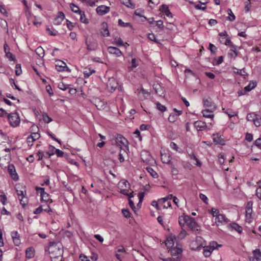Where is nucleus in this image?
Masks as SVG:
<instances>
[{"label":"nucleus","mask_w":261,"mask_h":261,"mask_svg":"<svg viewBox=\"0 0 261 261\" xmlns=\"http://www.w3.org/2000/svg\"><path fill=\"white\" fill-rule=\"evenodd\" d=\"M224 44L226 45H228V46H229L230 47L233 45L234 44H233V43L231 42V40H230V38L229 37H227L226 39V40L224 42Z\"/></svg>","instance_id":"nucleus-64"},{"label":"nucleus","mask_w":261,"mask_h":261,"mask_svg":"<svg viewBox=\"0 0 261 261\" xmlns=\"http://www.w3.org/2000/svg\"><path fill=\"white\" fill-rule=\"evenodd\" d=\"M246 119L248 121H252L256 127H259L261 124V117L254 112L248 113Z\"/></svg>","instance_id":"nucleus-4"},{"label":"nucleus","mask_w":261,"mask_h":261,"mask_svg":"<svg viewBox=\"0 0 261 261\" xmlns=\"http://www.w3.org/2000/svg\"><path fill=\"white\" fill-rule=\"evenodd\" d=\"M194 125L198 131H201L205 129H210L207 128L206 123L202 121H196L194 122Z\"/></svg>","instance_id":"nucleus-11"},{"label":"nucleus","mask_w":261,"mask_h":261,"mask_svg":"<svg viewBox=\"0 0 261 261\" xmlns=\"http://www.w3.org/2000/svg\"><path fill=\"white\" fill-rule=\"evenodd\" d=\"M256 86V83L255 82L251 81L249 84L245 87V90L247 92L250 91L252 89H254Z\"/></svg>","instance_id":"nucleus-27"},{"label":"nucleus","mask_w":261,"mask_h":261,"mask_svg":"<svg viewBox=\"0 0 261 261\" xmlns=\"http://www.w3.org/2000/svg\"><path fill=\"white\" fill-rule=\"evenodd\" d=\"M215 110L205 109L202 111V113L204 117L213 119L214 117V115L212 113Z\"/></svg>","instance_id":"nucleus-19"},{"label":"nucleus","mask_w":261,"mask_h":261,"mask_svg":"<svg viewBox=\"0 0 261 261\" xmlns=\"http://www.w3.org/2000/svg\"><path fill=\"white\" fill-rule=\"evenodd\" d=\"M154 90L155 91V93L158 94L160 96H164L165 93H164V90L162 88V87L159 85H157L154 87Z\"/></svg>","instance_id":"nucleus-25"},{"label":"nucleus","mask_w":261,"mask_h":261,"mask_svg":"<svg viewBox=\"0 0 261 261\" xmlns=\"http://www.w3.org/2000/svg\"><path fill=\"white\" fill-rule=\"evenodd\" d=\"M245 139L249 142H251L253 140V135L251 134L247 133L246 134Z\"/></svg>","instance_id":"nucleus-60"},{"label":"nucleus","mask_w":261,"mask_h":261,"mask_svg":"<svg viewBox=\"0 0 261 261\" xmlns=\"http://www.w3.org/2000/svg\"><path fill=\"white\" fill-rule=\"evenodd\" d=\"M7 117L11 126L15 127L19 124L20 118L17 113H11L7 115Z\"/></svg>","instance_id":"nucleus-3"},{"label":"nucleus","mask_w":261,"mask_h":261,"mask_svg":"<svg viewBox=\"0 0 261 261\" xmlns=\"http://www.w3.org/2000/svg\"><path fill=\"white\" fill-rule=\"evenodd\" d=\"M108 50L109 53L115 55L117 57H119L121 55V50L117 47L110 46L108 48Z\"/></svg>","instance_id":"nucleus-17"},{"label":"nucleus","mask_w":261,"mask_h":261,"mask_svg":"<svg viewBox=\"0 0 261 261\" xmlns=\"http://www.w3.org/2000/svg\"><path fill=\"white\" fill-rule=\"evenodd\" d=\"M46 31L49 33V34L51 36H56L57 34V31L53 30H51V29L49 28H46Z\"/></svg>","instance_id":"nucleus-57"},{"label":"nucleus","mask_w":261,"mask_h":261,"mask_svg":"<svg viewBox=\"0 0 261 261\" xmlns=\"http://www.w3.org/2000/svg\"><path fill=\"white\" fill-rule=\"evenodd\" d=\"M227 13L229 15V17H227V19L230 20V21H234L236 19V17L230 9H228Z\"/></svg>","instance_id":"nucleus-39"},{"label":"nucleus","mask_w":261,"mask_h":261,"mask_svg":"<svg viewBox=\"0 0 261 261\" xmlns=\"http://www.w3.org/2000/svg\"><path fill=\"white\" fill-rule=\"evenodd\" d=\"M56 69L58 71H70L69 68L67 66L66 63L61 60L57 61V64H56Z\"/></svg>","instance_id":"nucleus-9"},{"label":"nucleus","mask_w":261,"mask_h":261,"mask_svg":"<svg viewBox=\"0 0 261 261\" xmlns=\"http://www.w3.org/2000/svg\"><path fill=\"white\" fill-rule=\"evenodd\" d=\"M252 253L255 256L258 260H261V252L259 249H255L252 251Z\"/></svg>","instance_id":"nucleus-40"},{"label":"nucleus","mask_w":261,"mask_h":261,"mask_svg":"<svg viewBox=\"0 0 261 261\" xmlns=\"http://www.w3.org/2000/svg\"><path fill=\"white\" fill-rule=\"evenodd\" d=\"M43 119L44 122L48 123L52 121V119L51 117L48 116L46 113H43L42 114Z\"/></svg>","instance_id":"nucleus-41"},{"label":"nucleus","mask_w":261,"mask_h":261,"mask_svg":"<svg viewBox=\"0 0 261 261\" xmlns=\"http://www.w3.org/2000/svg\"><path fill=\"white\" fill-rule=\"evenodd\" d=\"M41 199L45 201H48L49 200V195L46 192H44L41 193Z\"/></svg>","instance_id":"nucleus-45"},{"label":"nucleus","mask_w":261,"mask_h":261,"mask_svg":"<svg viewBox=\"0 0 261 261\" xmlns=\"http://www.w3.org/2000/svg\"><path fill=\"white\" fill-rule=\"evenodd\" d=\"M132 68H135L137 67L139 65L138 61L136 60L135 58H133L132 60Z\"/></svg>","instance_id":"nucleus-56"},{"label":"nucleus","mask_w":261,"mask_h":261,"mask_svg":"<svg viewBox=\"0 0 261 261\" xmlns=\"http://www.w3.org/2000/svg\"><path fill=\"white\" fill-rule=\"evenodd\" d=\"M170 167L172 169V173L173 175H177L178 174V170L174 167V166L172 164H170Z\"/></svg>","instance_id":"nucleus-53"},{"label":"nucleus","mask_w":261,"mask_h":261,"mask_svg":"<svg viewBox=\"0 0 261 261\" xmlns=\"http://www.w3.org/2000/svg\"><path fill=\"white\" fill-rule=\"evenodd\" d=\"M30 137L31 138H32V139L34 141H35V140L38 139L40 138V134L38 133H32Z\"/></svg>","instance_id":"nucleus-50"},{"label":"nucleus","mask_w":261,"mask_h":261,"mask_svg":"<svg viewBox=\"0 0 261 261\" xmlns=\"http://www.w3.org/2000/svg\"><path fill=\"white\" fill-rule=\"evenodd\" d=\"M254 144L261 149V138L260 137L255 141Z\"/></svg>","instance_id":"nucleus-62"},{"label":"nucleus","mask_w":261,"mask_h":261,"mask_svg":"<svg viewBox=\"0 0 261 261\" xmlns=\"http://www.w3.org/2000/svg\"><path fill=\"white\" fill-rule=\"evenodd\" d=\"M203 105L206 109H209L212 110H215L216 109V106L215 104L212 101V99L208 97H204L203 98Z\"/></svg>","instance_id":"nucleus-6"},{"label":"nucleus","mask_w":261,"mask_h":261,"mask_svg":"<svg viewBox=\"0 0 261 261\" xmlns=\"http://www.w3.org/2000/svg\"><path fill=\"white\" fill-rule=\"evenodd\" d=\"M121 3L130 8H134L135 5L131 2V0H120Z\"/></svg>","instance_id":"nucleus-30"},{"label":"nucleus","mask_w":261,"mask_h":261,"mask_svg":"<svg viewBox=\"0 0 261 261\" xmlns=\"http://www.w3.org/2000/svg\"><path fill=\"white\" fill-rule=\"evenodd\" d=\"M8 171L11 177L14 180H17L18 179V175L17 174L15 168L13 164L8 165Z\"/></svg>","instance_id":"nucleus-10"},{"label":"nucleus","mask_w":261,"mask_h":261,"mask_svg":"<svg viewBox=\"0 0 261 261\" xmlns=\"http://www.w3.org/2000/svg\"><path fill=\"white\" fill-rule=\"evenodd\" d=\"M36 54L40 58H43L44 56V50L41 46L38 47L35 50Z\"/></svg>","instance_id":"nucleus-31"},{"label":"nucleus","mask_w":261,"mask_h":261,"mask_svg":"<svg viewBox=\"0 0 261 261\" xmlns=\"http://www.w3.org/2000/svg\"><path fill=\"white\" fill-rule=\"evenodd\" d=\"M146 169L153 178H156L158 177L157 173L154 171L151 167H147Z\"/></svg>","instance_id":"nucleus-37"},{"label":"nucleus","mask_w":261,"mask_h":261,"mask_svg":"<svg viewBox=\"0 0 261 261\" xmlns=\"http://www.w3.org/2000/svg\"><path fill=\"white\" fill-rule=\"evenodd\" d=\"M85 43L87 46V49L89 50H94L97 47V44L93 39L86 38Z\"/></svg>","instance_id":"nucleus-8"},{"label":"nucleus","mask_w":261,"mask_h":261,"mask_svg":"<svg viewBox=\"0 0 261 261\" xmlns=\"http://www.w3.org/2000/svg\"><path fill=\"white\" fill-rule=\"evenodd\" d=\"M208 49L211 51L212 54H215L217 49V48L214 44L210 43L209 44Z\"/></svg>","instance_id":"nucleus-47"},{"label":"nucleus","mask_w":261,"mask_h":261,"mask_svg":"<svg viewBox=\"0 0 261 261\" xmlns=\"http://www.w3.org/2000/svg\"><path fill=\"white\" fill-rule=\"evenodd\" d=\"M65 18V15L62 12H59L55 17L54 23L56 25H59L61 23Z\"/></svg>","instance_id":"nucleus-14"},{"label":"nucleus","mask_w":261,"mask_h":261,"mask_svg":"<svg viewBox=\"0 0 261 261\" xmlns=\"http://www.w3.org/2000/svg\"><path fill=\"white\" fill-rule=\"evenodd\" d=\"M156 107L158 110L162 112H164L166 110L165 106L161 105L159 102H155Z\"/></svg>","instance_id":"nucleus-43"},{"label":"nucleus","mask_w":261,"mask_h":261,"mask_svg":"<svg viewBox=\"0 0 261 261\" xmlns=\"http://www.w3.org/2000/svg\"><path fill=\"white\" fill-rule=\"evenodd\" d=\"M161 158L162 162L165 164H171V158L168 153H161Z\"/></svg>","instance_id":"nucleus-16"},{"label":"nucleus","mask_w":261,"mask_h":261,"mask_svg":"<svg viewBox=\"0 0 261 261\" xmlns=\"http://www.w3.org/2000/svg\"><path fill=\"white\" fill-rule=\"evenodd\" d=\"M118 24L123 27H132V25L130 23L124 22L121 19L118 20Z\"/></svg>","instance_id":"nucleus-46"},{"label":"nucleus","mask_w":261,"mask_h":261,"mask_svg":"<svg viewBox=\"0 0 261 261\" xmlns=\"http://www.w3.org/2000/svg\"><path fill=\"white\" fill-rule=\"evenodd\" d=\"M46 90L50 96H52L54 94V93L52 90V88L50 85H47L46 86Z\"/></svg>","instance_id":"nucleus-59"},{"label":"nucleus","mask_w":261,"mask_h":261,"mask_svg":"<svg viewBox=\"0 0 261 261\" xmlns=\"http://www.w3.org/2000/svg\"><path fill=\"white\" fill-rule=\"evenodd\" d=\"M95 72V71L94 69L86 68L84 71V77H89L92 73H94Z\"/></svg>","instance_id":"nucleus-32"},{"label":"nucleus","mask_w":261,"mask_h":261,"mask_svg":"<svg viewBox=\"0 0 261 261\" xmlns=\"http://www.w3.org/2000/svg\"><path fill=\"white\" fill-rule=\"evenodd\" d=\"M0 197L1 202L3 203V205H5L7 200L6 195H5L4 194H2L0 195Z\"/></svg>","instance_id":"nucleus-52"},{"label":"nucleus","mask_w":261,"mask_h":261,"mask_svg":"<svg viewBox=\"0 0 261 261\" xmlns=\"http://www.w3.org/2000/svg\"><path fill=\"white\" fill-rule=\"evenodd\" d=\"M231 228L237 231L240 234L242 233L243 229L242 227L236 223H232L231 224Z\"/></svg>","instance_id":"nucleus-28"},{"label":"nucleus","mask_w":261,"mask_h":261,"mask_svg":"<svg viewBox=\"0 0 261 261\" xmlns=\"http://www.w3.org/2000/svg\"><path fill=\"white\" fill-rule=\"evenodd\" d=\"M223 110L226 114H227L229 116V117L230 118L232 117L237 115L235 112H232L230 110H227L226 111H224V109H223Z\"/></svg>","instance_id":"nucleus-49"},{"label":"nucleus","mask_w":261,"mask_h":261,"mask_svg":"<svg viewBox=\"0 0 261 261\" xmlns=\"http://www.w3.org/2000/svg\"><path fill=\"white\" fill-rule=\"evenodd\" d=\"M230 47L231 49L229 50L228 55L231 58H236L238 56V53L237 52V46L233 45L230 46Z\"/></svg>","instance_id":"nucleus-22"},{"label":"nucleus","mask_w":261,"mask_h":261,"mask_svg":"<svg viewBox=\"0 0 261 261\" xmlns=\"http://www.w3.org/2000/svg\"><path fill=\"white\" fill-rule=\"evenodd\" d=\"M221 136H219L218 134L213 135V141L216 144H220L223 145L225 144V140L221 137Z\"/></svg>","instance_id":"nucleus-15"},{"label":"nucleus","mask_w":261,"mask_h":261,"mask_svg":"<svg viewBox=\"0 0 261 261\" xmlns=\"http://www.w3.org/2000/svg\"><path fill=\"white\" fill-rule=\"evenodd\" d=\"M256 195L261 200V185H259V187L257 188L256 190Z\"/></svg>","instance_id":"nucleus-58"},{"label":"nucleus","mask_w":261,"mask_h":261,"mask_svg":"<svg viewBox=\"0 0 261 261\" xmlns=\"http://www.w3.org/2000/svg\"><path fill=\"white\" fill-rule=\"evenodd\" d=\"M228 221V219L225 217L224 215L219 214L216 217V223H227Z\"/></svg>","instance_id":"nucleus-20"},{"label":"nucleus","mask_w":261,"mask_h":261,"mask_svg":"<svg viewBox=\"0 0 261 261\" xmlns=\"http://www.w3.org/2000/svg\"><path fill=\"white\" fill-rule=\"evenodd\" d=\"M172 194H169L166 197L163 198L159 200L160 202H162L163 203H165L168 200H170L173 198Z\"/></svg>","instance_id":"nucleus-44"},{"label":"nucleus","mask_w":261,"mask_h":261,"mask_svg":"<svg viewBox=\"0 0 261 261\" xmlns=\"http://www.w3.org/2000/svg\"><path fill=\"white\" fill-rule=\"evenodd\" d=\"M118 86V83L114 77L110 78L107 84L108 90L112 92L116 89Z\"/></svg>","instance_id":"nucleus-7"},{"label":"nucleus","mask_w":261,"mask_h":261,"mask_svg":"<svg viewBox=\"0 0 261 261\" xmlns=\"http://www.w3.org/2000/svg\"><path fill=\"white\" fill-rule=\"evenodd\" d=\"M160 10L163 12L168 17H172V14L170 12L168 7L166 5H162L161 6V7L160 8Z\"/></svg>","instance_id":"nucleus-18"},{"label":"nucleus","mask_w":261,"mask_h":261,"mask_svg":"<svg viewBox=\"0 0 261 261\" xmlns=\"http://www.w3.org/2000/svg\"><path fill=\"white\" fill-rule=\"evenodd\" d=\"M141 156L143 162H146V163H148L151 158L150 154L147 152H144V154H141Z\"/></svg>","instance_id":"nucleus-26"},{"label":"nucleus","mask_w":261,"mask_h":261,"mask_svg":"<svg viewBox=\"0 0 261 261\" xmlns=\"http://www.w3.org/2000/svg\"><path fill=\"white\" fill-rule=\"evenodd\" d=\"M166 245L168 247H172L174 245V241L172 239H167L166 242Z\"/></svg>","instance_id":"nucleus-55"},{"label":"nucleus","mask_w":261,"mask_h":261,"mask_svg":"<svg viewBox=\"0 0 261 261\" xmlns=\"http://www.w3.org/2000/svg\"><path fill=\"white\" fill-rule=\"evenodd\" d=\"M122 213L125 218H129L130 217V213L128 209H122Z\"/></svg>","instance_id":"nucleus-48"},{"label":"nucleus","mask_w":261,"mask_h":261,"mask_svg":"<svg viewBox=\"0 0 261 261\" xmlns=\"http://www.w3.org/2000/svg\"><path fill=\"white\" fill-rule=\"evenodd\" d=\"M252 210H246V220L249 222L252 221Z\"/></svg>","instance_id":"nucleus-29"},{"label":"nucleus","mask_w":261,"mask_h":261,"mask_svg":"<svg viewBox=\"0 0 261 261\" xmlns=\"http://www.w3.org/2000/svg\"><path fill=\"white\" fill-rule=\"evenodd\" d=\"M182 252V249L177 247H174L171 250V253L172 255H178Z\"/></svg>","instance_id":"nucleus-33"},{"label":"nucleus","mask_w":261,"mask_h":261,"mask_svg":"<svg viewBox=\"0 0 261 261\" xmlns=\"http://www.w3.org/2000/svg\"><path fill=\"white\" fill-rule=\"evenodd\" d=\"M80 14V21L83 22V23H84L85 24H88L89 23V21L86 18V15L85 14V13L83 11H81V12H80L79 13Z\"/></svg>","instance_id":"nucleus-34"},{"label":"nucleus","mask_w":261,"mask_h":261,"mask_svg":"<svg viewBox=\"0 0 261 261\" xmlns=\"http://www.w3.org/2000/svg\"><path fill=\"white\" fill-rule=\"evenodd\" d=\"M183 220L184 222H186V223L187 224L188 227L191 229V230L196 231L198 233H199L200 226L196 222L194 218H192L188 216H185L183 218Z\"/></svg>","instance_id":"nucleus-2"},{"label":"nucleus","mask_w":261,"mask_h":261,"mask_svg":"<svg viewBox=\"0 0 261 261\" xmlns=\"http://www.w3.org/2000/svg\"><path fill=\"white\" fill-rule=\"evenodd\" d=\"M11 235L14 244L16 246H19L20 244V239L18 232L17 231H13L11 232Z\"/></svg>","instance_id":"nucleus-13"},{"label":"nucleus","mask_w":261,"mask_h":261,"mask_svg":"<svg viewBox=\"0 0 261 261\" xmlns=\"http://www.w3.org/2000/svg\"><path fill=\"white\" fill-rule=\"evenodd\" d=\"M110 8L109 7L101 5L98 6L96 8V12L98 15H103L110 11Z\"/></svg>","instance_id":"nucleus-12"},{"label":"nucleus","mask_w":261,"mask_h":261,"mask_svg":"<svg viewBox=\"0 0 261 261\" xmlns=\"http://www.w3.org/2000/svg\"><path fill=\"white\" fill-rule=\"evenodd\" d=\"M15 74L17 76L20 75L22 73V70L21 65L20 64H17L15 66Z\"/></svg>","instance_id":"nucleus-42"},{"label":"nucleus","mask_w":261,"mask_h":261,"mask_svg":"<svg viewBox=\"0 0 261 261\" xmlns=\"http://www.w3.org/2000/svg\"><path fill=\"white\" fill-rule=\"evenodd\" d=\"M49 252L53 257H57L63 254V246L60 242H50L49 245Z\"/></svg>","instance_id":"nucleus-1"},{"label":"nucleus","mask_w":261,"mask_h":261,"mask_svg":"<svg viewBox=\"0 0 261 261\" xmlns=\"http://www.w3.org/2000/svg\"><path fill=\"white\" fill-rule=\"evenodd\" d=\"M181 114L182 111H179L178 114L172 113L169 115L168 117V120L170 122H174L177 119L178 116Z\"/></svg>","instance_id":"nucleus-21"},{"label":"nucleus","mask_w":261,"mask_h":261,"mask_svg":"<svg viewBox=\"0 0 261 261\" xmlns=\"http://www.w3.org/2000/svg\"><path fill=\"white\" fill-rule=\"evenodd\" d=\"M112 144H115L118 146H120V148H121V144L123 146H126L128 144V142L122 135L117 134L116 139L114 140V142L112 143Z\"/></svg>","instance_id":"nucleus-5"},{"label":"nucleus","mask_w":261,"mask_h":261,"mask_svg":"<svg viewBox=\"0 0 261 261\" xmlns=\"http://www.w3.org/2000/svg\"><path fill=\"white\" fill-rule=\"evenodd\" d=\"M215 247L213 246H210V247H206V248H205L203 249V255L205 257H208L211 255V253L212 251L214 250Z\"/></svg>","instance_id":"nucleus-23"},{"label":"nucleus","mask_w":261,"mask_h":261,"mask_svg":"<svg viewBox=\"0 0 261 261\" xmlns=\"http://www.w3.org/2000/svg\"><path fill=\"white\" fill-rule=\"evenodd\" d=\"M42 211H43L42 206H40L35 210L34 212V214L36 215L40 214Z\"/></svg>","instance_id":"nucleus-61"},{"label":"nucleus","mask_w":261,"mask_h":261,"mask_svg":"<svg viewBox=\"0 0 261 261\" xmlns=\"http://www.w3.org/2000/svg\"><path fill=\"white\" fill-rule=\"evenodd\" d=\"M199 197L205 203H207L208 198L205 195L201 193L199 195Z\"/></svg>","instance_id":"nucleus-54"},{"label":"nucleus","mask_w":261,"mask_h":261,"mask_svg":"<svg viewBox=\"0 0 261 261\" xmlns=\"http://www.w3.org/2000/svg\"><path fill=\"white\" fill-rule=\"evenodd\" d=\"M238 74L242 75L245 76L247 75V73L245 72L244 69H237V71L236 72Z\"/></svg>","instance_id":"nucleus-63"},{"label":"nucleus","mask_w":261,"mask_h":261,"mask_svg":"<svg viewBox=\"0 0 261 261\" xmlns=\"http://www.w3.org/2000/svg\"><path fill=\"white\" fill-rule=\"evenodd\" d=\"M6 56L9 59L10 61H14L15 57L10 51H8V53L6 54Z\"/></svg>","instance_id":"nucleus-51"},{"label":"nucleus","mask_w":261,"mask_h":261,"mask_svg":"<svg viewBox=\"0 0 261 261\" xmlns=\"http://www.w3.org/2000/svg\"><path fill=\"white\" fill-rule=\"evenodd\" d=\"M70 8L71 9V10L76 13H80L82 11L80 10V8L78 6L74 4L73 3H71L70 4Z\"/></svg>","instance_id":"nucleus-35"},{"label":"nucleus","mask_w":261,"mask_h":261,"mask_svg":"<svg viewBox=\"0 0 261 261\" xmlns=\"http://www.w3.org/2000/svg\"><path fill=\"white\" fill-rule=\"evenodd\" d=\"M119 184L121 185V187L125 189H127L128 190V189L130 188V184L126 180H121Z\"/></svg>","instance_id":"nucleus-36"},{"label":"nucleus","mask_w":261,"mask_h":261,"mask_svg":"<svg viewBox=\"0 0 261 261\" xmlns=\"http://www.w3.org/2000/svg\"><path fill=\"white\" fill-rule=\"evenodd\" d=\"M35 251L32 247L28 248L25 251V256L27 258H31L34 256Z\"/></svg>","instance_id":"nucleus-24"},{"label":"nucleus","mask_w":261,"mask_h":261,"mask_svg":"<svg viewBox=\"0 0 261 261\" xmlns=\"http://www.w3.org/2000/svg\"><path fill=\"white\" fill-rule=\"evenodd\" d=\"M144 196H145V192H141L138 193V197L139 199V201L137 204L138 206H141V205L142 204V202L144 199Z\"/></svg>","instance_id":"nucleus-38"}]
</instances>
